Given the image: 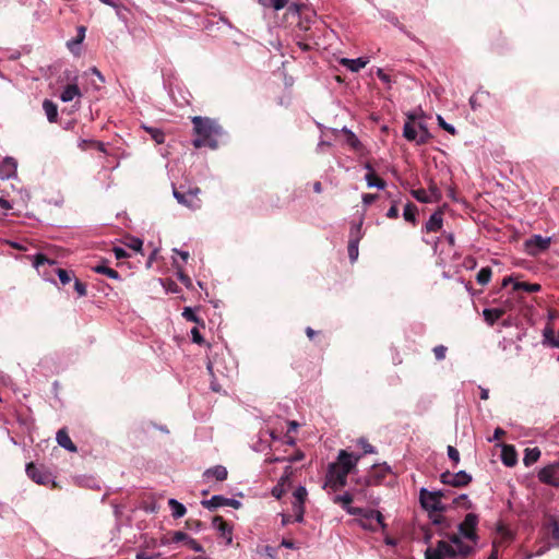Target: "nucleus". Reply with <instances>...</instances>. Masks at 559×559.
<instances>
[{"mask_svg":"<svg viewBox=\"0 0 559 559\" xmlns=\"http://www.w3.org/2000/svg\"><path fill=\"white\" fill-rule=\"evenodd\" d=\"M478 521L477 514L467 513L459 524V534L449 536V547L452 548L454 556L465 558L474 551L478 543Z\"/></svg>","mask_w":559,"mask_h":559,"instance_id":"nucleus-1","label":"nucleus"},{"mask_svg":"<svg viewBox=\"0 0 559 559\" xmlns=\"http://www.w3.org/2000/svg\"><path fill=\"white\" fill-rule=\"evenodd\" d=\"M192 123L195 133L192 144L195 148L207 146L214 150L218 146V138L224 131L215 120L195 116L192 118Z\"/></svg>","mask_w":559,"mask_h":559,"instance_id":"nucleus-2","label":"nucleus"},{"mask_svg":"<svg viewBox=\"0 0 559 559\" xmlns=\"http://www.w3.org/2000/svg\"><path fill=\"white\" fill-rule=\"evenodd\" d=\"M408 121L404 123L403 135L406 140L416 142L417 144H425L431 138V134L425 123H419L416 127L412 121L415 116L412 114L407 115Z\"/></svg>","mask_w":559,"mask_h":559,"instance_id":"nucleus-3","label":"nucleus"},{"mask_svg":"<svg viewBox=\"0 0 559 559\" xmlns=\"http://www.w3.org/2000/svg\"><path fill=\"white\" fill-rule=\"evenodd\" d=\"M347 476L348 474L338 468L337 464L331 463L328 467L323 488L332 491H338L346 486Z\"/></svg>","mask_w":559,"mask_h":559,"instance_id":"nucleus-4","label":"nucleus"},{"mask_svg":"<svg viewBox=\"0 0 559 559\" xmlns=\"http://www.w3.org/2000/svg\"><path fill=\"white\" fill-rule=\"evenodd\" d=\"M443 493L441 491H430L426 488H421L419 491V501L427 512L429 511H444L445 507L443 506L441 498Z\"/></svg>","mask_w":559,"mask_h":559,"instance_id":"nucleus-5","label":"nucleus"},{"mask_svg":"<svg viewBox=\"0 0 559 559\" xmlns=\"http://www.w3.org/2000/svg\"><path fill=\"white\" fill-rule=\"evenodd\" d=\"M357 515L359 516L357 522L364 530L374 532L378 527L385 528L386 526L380 511L362 509V513Z\"/></svg>","mask_w":559,"mask_h":559,"instance_id":"nucleus-6","label":"nucleus"},{"mask_svg":"<svg viewBox=\"0 0 559 559\" xmlns=\"http://www.w3.org/2000/svg\"><path fill=\"white\" fill-rule=\"evenodd\" d=\"M200 189L192 188L187 191H180L174 187L173 195L177 202L190 210H197L201 207V200L199 199Z\"/></svg>","mask_w":559,"mask_h":559,"instance_id":"nucleus-7","label":"nucleus"},{"mask_svg":"<svg viewBox=\"0 0 559 559\" xmlns=\"http://www.w3.org/2000/svg\"><path fill=\"white\" fill-rule=\"evenodd\" d=\"M440 481L453 487H464L472 481V476L465 471H459L457 473L447 471L440 475Z\"/></svg>","mask_w":559,"mask_h":559,"instance_id":"nucleus-8","label":"nucleus"},{"mask_svg":"<svg viewBox=\"0 0 559 559\" xmlns=\"http://www.w3.org/2000/svg\"><path fill=\"white\" fill-rule=\"evenodd\" d=\"M537 477L543 484L559 487V461L540 468Z\"/></svg>","mask_w":559,"mask_h":559,"instance_id":"nucleus-9","label":"nucleus"},{"mask_svg":"<svg viewBox=\"0 0 559 559\" xmlns=\"http://www.w3.org/2000/svg\"><path fill=\"white\" fill-rule=\"evenodd\" d=\"M426 559H447V558H457L454 556L452 548L449 547V543L447 540H439L435 548H427L425 551Z\"/></svg>","mask_w":559,"mask_h":559,"instance_id":"nucleus-10","label":"nucleus"},{"mask_svg":"<svg viewBox=\"0 0 559 559\" xmlns=\"http://www.w3.org/2000/svg\"><path fill=\"white\" fill-rule=\"evenodd\" d=\"M361 455H356L353 453H348L346 450H341L337 455V467L341 468L346 474H349L359 462Z\"/></svg>","mask_w":559,"mask_h":559,"instance_id":"nucleus-11","label":"nucleus"},{"mask_svg":"<svg viewBox=\"0 0 559 559\" xmlns=\"http://www.w3.org/2000/svg\"><path fill=\"white\" fill-rule=\"evenodd\" d=\"M26 474L32 480L39 485H46L51 481V474L34 463L26 465Z\"/></svg>","mask_w":559,"mask_h":559,"instance_id":"nucleus-12","label":"nucleus"},{"mask_svg":"<svg viewBox=\"0 0 559 559\" xmlns=\"http://www.w3.org/2000/svg\"><path fill=\"white\" fill-rule=\"evenodd\" d=\"M202 504L207 509H217L225 506L233 507L235 509H239L241 507V502L239 500L226 498L219 495H215L211 499L203 501Z\"/></svg>","mask_w":559,"mask_h":559,"instance_id":"nucleus-13","label":"nucleus"},{"mask_svg":"<svg viewBox=\"0 0 559 559\" xmlns=\"http://www.w3.org/2000/svg\"><path fill=\"white\" fill-rule=\"evenodd\" d=\"M390 472V466L388 465H381L377 466L373 465V472L368 475L364 481L357 480L358 484H362L365 486H376L381 483V480L384 478L385 474Z\"/></svg>","mask_w":559,"mask_h":559,"instance_id":"nucleus-14","label":"nucleus"},{"mask_svg":"<svg viewBox=\"0 0 559 559\" xmlns=\"http://www.w3.org/2000/svg\"><path fill=\"white\" fill-rule=\"evenodd\" d=\"M550 237H543L540 235H534L526 240V248L530 253L536 254L539 251H544L550 246Z\"/></svg>","mask_w":559,"mask_h":559,"instance_id":"nucleus-15","label":"nucleus"},{"mask_svg":"<svg viewBox=\"0 0 559 559\" xmlns=\"http://www.w3.org/2000/svg\"><path fill=\"white\" fill-rule=\"evenodd\" d=\"M334 503H338L342 508L352 515L362 513V508L353 507V497L350 493L345 492L343 495H337L333 498Z\"/></svg>","mask_w":559,"mask_h":559,"instance_id":"nucleus-16","label":"nucleus"},{"mask_svg":"<svg viewBox=\"0 0 559 559\" xmlns=\"http://www.w3.org/2000/svg\"><path fill=\"white\" fill-rule=\"evenodd\" d=\"M213 527L217 530L223 538H225L226 544L230 545L233 543V530L231 527L223 520L221 516H215L213 519Z\"/></svg>","mask_w":559,"mask_h":559,"instance_id":"nucleus-17","label":"nucleus"},{"mask_svg":"<svg viewBox=\"0 0 559 559\" xmlns=\"http://www.w3.org/2000/svg\"><path fill=\"white\" fill-rule=\"evenodd\" d=\"M510 283L513 284V290L514 292L524 290L526 293H536V292H539L540 288H542L539 284H536V283L531 284V283L516 282V281H513L512 277H504L503 281H502V286L506 287Z\"/></svg>","mask_w":559,"mask_h":559,"instance_id":"nucleus-18","label":"nucleus"},{"mask_svg":"<svg viewBox=\"0 0 559 559\" xmlns=\"http://www.w3.org/2000/svg\"><path fill=\"white\" fill-rule=\"evenodd\" d=\"M17 164L14 158L5 157L0 163V179H9L16 174Z\"/></svg>","mask_w":559,"mask_h":559,"instance_id":"nucleus-19","label":"nucleus"},{"mask_svg":"<svg viewBox=\"0 0 559 559\" xmlns=\"http://www.w3.org/2000/svg\"><path fill=\"white\" fill-rule=\"evenodd\" d=\"M369 60L366 58H342L340 63L352 72H358L368 64Z\"/></svg>","mask_w":559,"mask_h":559,"instance_id":"nucleus-20","label":"nucleus"},{"mask_svg":"<svg viewBox=\"0 0 559 559\" xmlns=\"http://www.w3.org/2000/svg\"><path fill=\"white\" fill-rule=\"evenodd\" d=\"M203 476L207 479L210 478H214L216 479L217 481H224L227 476H228V472H227V468L223 465H215L211 468H207L204 473H203Z\"/></svg>","mask_w":559,"mask_h":559,"instance_id":"nucleus-21","label":"nucleus"},{"mask_svg":"<svg viewBox=\"0 0 559 559\" xmlns=\"http://www.w3.org/2000/svg\"><path fill=\"white\" fill-rule=\"evenodd\" d=\"M442 213L438 211L430 215L429 219L425 224V229L427 233H436L442 228Z\"/></svg>","mask_w":559,"mask_h":559,"instance_id":"nucleus-22","label":"nucleus"},{"mask_svg":"<svg viewBox=\"0 0 559 559\" xmlns=\"http://www.w3.org/2000/svg\"><path fill=\"white\" fill-rule=\"evenodd\" d=\"M56 439H57V442L58 444L70 451V452H76V447L75 444L72 442V440L70 439L68 432L66 429H60L58 432H57V436H56Z\"/></svg>","mask_w":559,"mask_h":559,"instance_id":"nucleus-23","label":"nucleus"},{"mask_svg":"<svg viewBox=\"0 0 559 559\" xmlns=\"http://www.w3.org/2000/svg\"><path fill=\"white\" fill-rule=\"evenodd\" d=\"M81 91L76 84L67 85L60 94V99L63 103L72 102L75 97H81Z\"/></svg>","mask_w":559,"mask_h":559,"instance_id":"nucleus-24","label":"nucleus"},{"mask_svg":"<svg viewBox=\"0 0 559 559\" xmlns=\"http://www.w3.org/2000/svg\"><path fill=\"white\" fill-rule=\"evenodd\" d=\"M501 460L506 466H514L518 462V455L514 448L504 445L501 453Z\"/></svg>","mask_w":559,"mask_h":559,"instance_id":"nucleus-25","label":"nucleus"},{"mask_svg":"<svg viewBox=\"0 0 559 559\" xmlns=\"http://www.w3.org/2000/svg\"><path fill=\"white\" fill-rule=\"evenodd\" d=\"M503 313L504 311L499 308H486L483 310L484 319L489 325H493L503 316Z\"/></svg>","mask_w":559,"mask_h":559,"instance_id":"nucleus-26","label":"nucleus"},{"mask_svg":"<svg viewBox=\"0 0 559 559\" xmlns=\"http://www.w3.org/2000/svg\"><path fill=\"white\" fill-rule=\"evenodd\" d=\"M43 109L46 114V117L49 122H56L58 118V107L57 105L49 99H45L43 102Z\"/></svg>","mask_w":559,"mask_h":559,"instance_id":"nucleus-27","label":"nucleus"},{"mask_svg":"<svg viewBox=\"0 0 559 559\" xmlns=\"http://www.w3.org/2000/svg\"><path fill=\"white\" fill-rule=\"evenodd\" d=\"M539 457H540V450L537 447L526 448L524 451L523 463H524V465L530 466V465L536 463L539 460Z\"/></svg>","mask_w":559,"mask_h":559,"instance_id":"nucleus-28","label":"nucleus"},{"mask_svg":"<svg viewBox=\"0 0 559 559\" xmlns=\"http://www.w3.org/2000/svg\"><path fill=\"white\" fill-rule=\"evenodd\" d=\"M341 132H343L346 135V143L355 151H359L361 148V142L357 138V135L348 128L344 127L341 129Z\"/></svg>","mask_w":559,"mask_h":559,"instance_id":"nucleus-29","label":"nucleus"},{"mask_svg":"<svg viewBox=\"0 0 559 559\" xmlns=\"http://www.w3.org/2000/svg\"><path fill=\"white\" fill-rule=\"evenodd\" d=\"M168 506L171 510V515L175 519H180L186 514V511H187L186 507L181 502L176 500L175 498H170L168 500Z\"/></svg>","mask_w":559,"mask_h":559,"instance_id":"nucleus-30","label":"nucleus"},{"mask_svg":"<svg viewBox=\"0 0 559 559\" xmlns=\"http://www.w3.org/2000/svg\"><path fill=\"white\" fill-rule=\"evenodd\" d=\"M88 74L96 76V80L91 81V85H92L93 90L94 91L102 90L103 84L105 83V78L99 72V70L97 68L93 67L88 70V72L85 73V75H88Z\"/></svg>","mask_w":559,"mask_h":559,"instance_id":"nucleus-31","label":"nucleus"},{"mask_svg":"<svg viewBox=\"0 0 559 559\" xmlns=\"http://www.w3.org/2000/svg\"><path fill=\"white\" fill-rule=\"evenodd\" d=\"M92 270L96 273L104 274L112 280L120 278L119 273L116 270L108 267L105 263L97 264V265L93 266Z\"/></svg>","mask_w":559,"mask_h":559,"instance_id":"nucleus-32","label":"nucleus"},{"mask_svg":"<svg viewBox=\"0 0 559 559\" xmlns=\"http://www.w3.org/2000/svg\"><path fill=\"white\" fill-rule=\"evenodd\" d=\"M365 180L367 182V186L369 188H377V189H380V190H383L386 186L385 181L378 178L374 173H367L365 175Z\"/></svg>","mask_w":559,"mask_h":559,"instance_id":"nucleus-33","label":"nucleus"},{"mask_svg":"<svg viewBox=\"0 0 559 559\" xmlns=\"http://www.w3.org/2000/svg\"><path fill=\"white\" fill-rule=\"evenodd\" d=\"M362 238V217L357 222L353 223L349 230V240L360 241Z\"/></svg>","mask_w":559,"mask_h":559,"instance_id":"nucleus-34","label":"nucleus"},{"mask_svg":"<svg viewBox=\"0 0 559 559\" xmlns=\"http://www.w3.org/2000/svg\"><path fill=\"white\" fill-rule=\"evenodd\" d=\"M292 509L295 514V522L301 523L305 514V501L294 500L292 502Z\"/></svg>","mask_w":559,"mask_h":559,"instance_id":"nucleus-35","label":"nucleus"},{"mask_svg":"<svg viewBox=\"0 0 559 559\" xmlns=\"http://www.w3.org/2000/svg\"><path fill=\"white\" fill-rule=\"evenodd\" d=\"M417 215V207L413 203H407L403 211V217L405 221L415 224Z\"/></svg>","mask_w":559,"mask_h":559,"instance_id":"nucleus-36","label":"nucleus"},{"mask_svg":"<svg viewBox=\"0 0 559 559\" xmlns=\"http://www.w3.org/2000/svg\"><path fill=\"white\" fill-rule=\"evenodd\" d=\"M491 274L492 272L490 267H481L476 275L477 283L479 285H487L490 282Z\"/></svg>","mask_w":559,"mask_h":559,"instance_id":"nucleus-37","label":"nucleus"},{"mask_svg":"<svg viewBox=\"0 0 559 559\" xmlns=\"http://www.w3.org/2000/svg\"><path fill=\"white\" fill-rule=\"evenodd\" d=\"M411 194L418 201V202H421V203H431L430 199H429V195H428V192L427 190L425 189H416V190H412L411 191Z\"/></svg>","mask_w":559,"mask_h":559,"instance_id":"nucleus-38","label":"nucleus"},{"mask_svg":"<svg viewBox=\"0 0 559 559\" xmlns=\"http://www.w3.org/2000/svg\"><path fill=\"white\" fill-rule=\"evenodd\" d=\"M442 513L443 511H429L428 516L431 523L435 525H443L445 523V518Z\"/></svg>","mask_w":559,"mask_h":559,"instance_id":"nucleus-39","label":"nucleus"},{"mask_svg":"<svg viewBox=\"0 0 559 559\" xmlns=\"http://www.w3.org/2000/svg\"><path fill=\"white\" fill-rule=\"evenodd\" d=\"M359 241H348V257L352 262H355L358 259L359 250H358Z\"/></svg>","mask_w":559,"mask_h":559,"instance_id":"nucleus-40","label":"nucleus"},{"mask_svg":"<svg viewBox=\"0 0 559 559\" xmlns=\"http://www.w3.org/2000/svg\"><path fill=\"white\" fill-rule=\"evenodd\" d=\"M84 37H85V27L84 26H80L78 28V36H76V38L67 43L68 48L70 50H73V46L74 45H80L83 41Z\"/></svg>","mask_w":559,"mask_h":559,"instance_id":"nucleus-41","label":"nucleus"},{"mask_svg":"<svg viewBox=\"0 0 559 559\" xmlns=\"http://www.w3.org/2000/svg\"><path fill=\"white\" fill-rule=\"evenodd\" d=\"M427 192H428V195H429V199H430L431 203L440 201V199H441V191L439 190V188L435 183H431L429 186V189L427 190Z\"/></svg>","mask_w":559,"mask_h":559,"instance_id":"nucleus-42","label":"nucleus"},{"mask_svg":"<svg viewBox=\"0 0 559 559\" xmlns=\"http://www.w3.org/2000/svg\"><path fill=\"white\" fill-rule=\"evenodd\" d=\"M454 504L457 507H462L466 510L471 509L473 507L471 500L468 499L467 495L463 493L460 495L457 498L454 499Z\"/></svg>","mask_w":559,"mask_h":559,"instance_id":"nucleus-43","label":"nucleus"},{"mask_svg":"<svg viewBox=\"0 0 559 559\" xmlns=\"http://www.w3.org/2000/svg\"><path fill=\"white\" fill-rule=\"evenodd\" d=\"M147 131L150 132L152 139L158 143L162 144L165 141V134L162 130L155 129V128H147Z\"/></svg>","mask_w":559,"mask_h":559,"instance_id":"nucleus-44","label":"nucleus"},{"mask_svg":"<svg viewBox=\"0 0 559 559\" xmlns=\"http://www.w3.org/2000/svg\"><path fill=\"white\" fill-rule=\"evenodd\" d=\"M177 269V276L178 280L187 287L190 288L192 286V282L188 275H186L182 271V267L178 264H176Z\"/></svg>","mask_w":559,"mask_h":559,"instance_id":"nucleus-45","label":"nucleus"},{"mask_svg":"<svg viewBox=\"0 0 559 559\" xmlns=\"http://www.w3.org/2000/svg\"><path fill=\"white\" fill-rule=\"evenodd\" d=\"M307 496H308V492H307L306 487H304V486H298L293 493L294 500L305 501V502H306Z\"/></svg>","mask_w":559,"mask_h":559,"instance_id":"nucleus-46","label":"nucleus"},{"mask_svg":"<svg viewBox=\"0 0 559 559\" xmlns=\"http://www.w3.org/2000/svg\"><path fill=\"white\" fill-rule=\"evenodd\" d=\"M57 272V275L59 277V281L61 282V284L63 285H67L71 282V275L70 273L67 271V270H63V269H57L56 270Z\"/></svg>","mask_w":559,"mask_h":559,"instance_id":"nucleus-47","label":"nucleus"},{"mask_svg":"<svg viewBox=\"0 0 559 559\" xmlns=\"http://www.w3.org/2000/svg\"><path fill=\"white\" fill-rule=\"evenodd\" d=\"M437 120H438V124H439L443 130L448 131V132H449V133H451V134H455V133H456L455 128H454L452 124H450V123L445 122V120L442 118V116L438 115V116H437Z\"/></svg>","mask_w":559,"mask_h":559,"instance_id":"nucleus-48","label":"nucleus"},{"mask_svg":"<svg viewBox=\"0 0 559 559\" xmlns=\"http://www.w3.org/2000/svg\"><path fill=\"white\" fill-rule=\"evenodd\" d=\"M182 317L188 321L199 322V318L197 317L194 310L190 307H186L182 311Z\"/></svg>","mask_w":559,"mask_h":559,"instance_id":"nucleus-49","label":"nucleus"},{"mask_svg":"<svg viewBox=\"0 0 559 559\" xmlns=\"http://www.w3.org/2000/svg\"><path fill=\"white\" fill-rule=\"evenodd\" d=\"M448 456L451 461H453L454 465H457L460 462V453L459 451L453 447L449 445L447 449Z\"/></svg>","mask_w":559,"mask_h":559,"instance_id":"nucleus-50","label":"nucleus"},{"mask_svg":"<svg viewBox=\"0 0 559 559\" xmlns=\"http://www.w3.org/2000/svg\"><path fill=\"white\" fill-rule=\"evenodd\" d=\"M358 444L362 448L365 454L376 453V449L366 439H359Z\"/></svg>","mask_w":559,"mask_h":559,"instance_id":"nucleus-51","label":"nucleus"},{"mask_svg":"<svg viewBox=\"0 0 559 559\" xmlns=\"http://www.w3.org/2000/svg\"><path fill=\"white\" fill-rule=\"evenodd\" d=\"M187 546L195 552L204 551L203 546L192 537L187 540Z\"/></svg>","mask_w":559,"mask_h":559,"instance_id":"nucleus-52","label":"nucleus"},{"mask_svg":"<svg viewBox=\"0 0 559 559\" xmlns=\"http://www.w3.org/2000/svg\"><path fill=\"white\" fill-rule=\"evenodd\" d=\"M189 537L190 536L188 534H186L185 532L176 531L173 534L171 540L174 543L185 542L187 544V540L189 539Z\"/></svg>","mask_w":559,"mask_h":559,"instance_id":"nucleus-53","label":"nucleus"},{"mask_svg":"<svg viewBox=\"0 0 559 559\" xmlns=\"http://www.w3.org/2000/svg\"><path fill=\"white\" fill-rule=\"evenodd\" d=\"M433 354L437 360H443L447 354V347L443 345H438L433 348Z\"/></svg>","mask_w":559,"mask_h":559,"instance_id":"nucleus-54","label":"nucleus"},{"mask_svg":"<svg viewBox=\"0 0 559 559\" xmlns=\"http://www.w3.org/2000/svg\"><path fill=\"white\" fill-rule=\"evenodd\" d=\"M45 263L53 264L55 262L47 259L44 254H36L34 260V266L38 269L39 266L44 265Z\"/></svg>","mask_w":559,"mask_h":559,"instance_id":"nucleus-55","label":"nucleus"},{"mask_svg":"<svg viewBox=\"0 0 559 559\" xmlns=\"http://www.w3.org/2000/svg\"><path fill=\"white\" fill-rule=\"evenodd\" d=\"M74 289H75V292L78 293V295H79L80 297H84V296H86V293H87V292H86V286H85V284H83V283H82V282H80L79 280H75V281H74Z\"/></svg>","mask_w":559,"mask_h":559,"instance_id":"nucleus-56","label":"nucleus"},{"mask_svg":"<svg viewBox=\"0 0 559 559\" xmlns=\"http://www.w3.org/2000/svg\"><path fill=\"white\" fill-rule=\"evenodd\" d=\"M129 248H131L132 250L139 252L142 250V247H143V241L140 239V238H133L130 240V242L128 243Z\"/></svg>","mask_w":559,"mask_h":559,"instance_id":"nucleus-57","label":"nucleus"},{"mask_svg":"<svg viewBox=\"0 0 559 559\" xmlns=\"http://www.w3.org/2000/svg\"><path fill=\"white\" fill-rule=\"evenodd\" d=\"M191 336L192 341L197 344H202L204 341L198 328L191 330Z\"/></svg>","mask_w":559,"mask_h":559,"instance_id":"nucleus-58","label":"nucleus"},{"mask_svg":"<svg viewBox=\"0 0 559 559\" xmlns=\"http://www.w3.org/2000/svg\"><path fill=\"white\" fill-rule=\"evenodd\" d=\"M95 143H96V141L82 139V140L79 141V147L82 151H86L90 147L95 146Z\"/></svg>","mask_w":559,"mask_h":559,"instance_id":"nucleus-59","label":"nucleus"},{"mask_svg":"<svg viewBox=\"0 0 559 559\" xmlns=\"http://www.w3.org/2000/svg\"><path fill=\"white\" fill-rule=\"evenodd\" d=\"M112 251L117 260H121L128 257L127 251L121 247H115Z\"/></svg>","mask_w":559,"mask_h":559,"instance_id":"nucleus-60","label":"nucleus"},{"mask_svg":"<svg viewBox=\"0 0 559 559\" xmlns=\"http://www.w3.org/2000/svg\"><path fill=\"white\" fill-rule=\"evenodd\" d=\"M289 0H272V9L280 11L284 9Z\"/></svg>","mask_w":559,"mask_h":559,"instance_id":"nucleus-61","label":"nucleus"},{"mask_svg":"<svg viewBox=\"0 0 559 559\" xmlns=\"http://www.w3.org/2000/svg\"><path fill=\"white\" fill-rule=\"evenodd\" d=\"M377 200V194L365 193L362 194V203L368 206Z\"/></svg>","mask_w":559,"mask_h":559,"instance_id":"nucleus-62","label":"nucleus"},{"mask_svg":"<svg viewBox=\"0 0 559 559\" xmlns=\"http://www.w3.org/2000/svg\"><path fill=\"white\" fill-rule=\"evenodd\" d=\"M552 537L556 540L554 546H559V524L557 522L552 523Z\"/></svg>","mask_w":559,"mask_h":559,"instance_id":"nucleus-63","label":"nucleus"},{"mask_svg":"<svg viewBox=\"0 0 559 559\" xmlns=\"http://www.w3.org/2000/svg\"><path fill=\"white\" fill-rule=\"evenodd\" d=\"M377 76L385 84L391 83L390 76L382 69L377 70Z\"/></svg>","mask_w":559,"mask_h":559,"instance_id":"nucleus-64","label":"nucleus"}]
</instances>
